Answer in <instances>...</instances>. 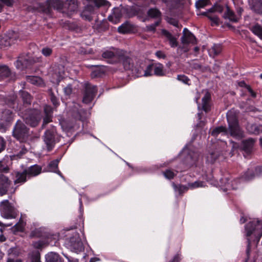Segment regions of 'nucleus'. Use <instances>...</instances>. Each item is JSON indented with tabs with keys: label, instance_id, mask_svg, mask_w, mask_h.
Returning a JSON list of instances; mask_svg holds the SVG:
<instances>
[{
	"label": "nucleus",
	"instance_id": "3",
	"mask_svg": "<svg viewBox=\"0 0 262 262\" xmlns=\"http://www.w3.org/2000/svg\"><path fill=\"white\" fill-rule=\"evenodd\" d=\"M64 238V245L71 251L78 253L84 250L82 239L77 231L68 230Z\"/></svg>",
	"mask_w": 262,
	"mask_h": 262
},
{
	"label": "nucleus",
	"instance_id": "16",
	"mask_svg": "<svg viewBox=\"0 0 262 262\" xmlns=\"http://www.w3.org/2000/svg\"><path fill=\"white\" fill-rule=\"evenodd\" d=\"M260 175H262V167L258 166L255 168L254 173L252 170L248 169V171L244 174L242 179L246 181H249L253 179L256 176Z\"/></svg>",
	"mask_w": 262,
	"mask_h": 262
},
{
	"label": "nucleus",
	"instance_id": "52",
	"mask_svg": "<svg viewBox=\"0 0 262 262\" xmlns=\"http://www.w3.org/2000/svg\"><path fill=\"white\" fill-rule=\"evenodd\" d=\"M52 52V50L51 48L48 47H46L42 48L41 50L42 54L45 56H48L51 55Z\"/></svg>",
	"mask_w": 262,
	"mask_h": 262
},
{
	"label": "nucleus",
	"instance_id": "2",
	"mask_svg": "<svg viewBox=\"0 0 262 262\" xmlns=\"http://www.w3.org/2000/svg\"><path fill=\"white\" fill-rule=\"evenodd\" d=\"M245 235L247 238L248 245L246 252L248 255L250 253V237L257 243L262 236V221L256 220L249 222L245 225Z\"/></svg>",
	"mask_w": 262,
	"mask_h": 262
},
{
	"label": "nucleus",
	"instance_id": "8",
	"mask_svg": "<svg viewBox=\"0 0 262 262\" xmlns=\"http://www.w3.org/2000/svg\"><path fill=\"white\" fill-rule=\"evenodd\" d=\"M1 212L2 215L6 219L15 218L17 215L16 209L11 206L8 200H4L1 203Z\"/></svg>",
	"mask_w": 262,
	"mask_h": 262
},
{
	"label": "nucleus",
	"instance_id": "41",
	"mask_svg": "<svg viewBox=\"0 0 262 262\" xmlns=\"http://www.w3.org/2000/svg\"><path fill=\"white\" fill-rule=\"evenodd\" d=\"M60 125L63 130L67 133L72 132V130L75 128V126L69 124V123L66 121H61Z\"/></svg>",
	"mask_w": 262,
	"mask_h": 262
},
{
	"label": "nucleus",
	"instance_id": "14",
	"mask_svg": "<svg viewBox=\"0 0 262 262\" xmlns=\"http://www.w3.org/2000/svg\"><path fill=\"white\" fill-rule=\"evenodd\" d=\"M61 158H59L55 160L51 161L47 167L46 170L47 172H55L60 176L63 179H64L63 176L62 175L61 172L58 169V165L60 161Z\"/></svg>",
	"mask_w": 262,
	"mask_h": 262
},
{
	"label": "nucleus",
	"instance_id": "59",
	"mask_svg": "<svg viewBox=\"0 0 262 262\" xmlns=\"http://www.w3.org/2000/svg\"><path fill=\"white\" fill-rule=\"evenodd\" d=\"M156 55L159 59H161V58L164 59L165 58V55L161 51H158L156 52Z\"/></svg>",
	"mask_w": 262,
	"mask_h": 262
},
{
	"label": "nucleus",
	"instance_id": "25",
	"mask_svg": "<svg viewBox=\"0 0 262 262\" xmlns=\"http://www.w3.org/2000/svg\"><path fill=\"white\" fill-rule=\"evenodd\" d=\"M27 81L34 85L42 86L44 85L43 80L39 77L34 76H28L26 77Z\"/></svg>",
	"mask_w": 262,
	"mask_h": 262
},
{
	"label": "nucleus",
	"instance_id": "31",
	"mask_svg": "<svg viewBox=\"0 0 262 262\" xmlns=\"http://www.w3.org/2000/svg\"><path fill=\"white\" fill-rule=\"evenodd\" d=\"M147 15L149 17L153 18L161 19V13L157 8H150L147 11Z\"/></svg>",
	"mask_w": 262,
	"mask_h": 262
},
{
	"label": "nucleus",
	"instance_id": "58",
	"mask_svg": "<svg viewBox=\"0 0 262 262\" xmlns=\"http://www.w3.org/2000/svg\"><path fill=\"white\" fill-rule=\"evenodd\" d=\"M40 229H35L34 230L31 231V236H40Z\"/></svg>",
	"mask_w": 262,
	"mask_h": 262
},
{
	"label": "nucleus",
	"instance_id": "46",
	"mask_svg": "<svg viewBox=\"0 0 262 262\" xmlns=\"http://www.w3.org/2000/svg\"><path fill=\"white\" fill-rule=\"evenodd\" d=\"M49 94L51 101L55 106H57L59 104L58 98L54 95L51 90H49Z\"/></svg>",
	"mask_w": 262,
	"mask_h": 262
},
{
	"label": "nucleus",
	"instance_id": "18",
	"mask_svg": "<svg viewBox=\"0 0 262 262\" xmlns=\"http://www.w3.org/2000/svg\"><path fill=\"white\" fill-rule=\"evenodd\" d=\"M255 140L252 138L243 140L241 145V148L247 154H250L253 149Z\"/></svg>",
	"mask_w": 262,
	"mask_h": 262
},
{
	"label": "nucleus",
	"instance_id": "33",
	"mask_svg": "<svg viewBox=\"0 0 262 262\" xmlns=\"http://www.w3.org/2000/svg\"><path fill=\"white\" fill-rule=\"evenodd\" d=\"M28 63L29 60L28 59L20 58L16 61L15 64L17 69L23 70L28 67Z\"/></svg>",
	"mask_w": 262,
	"mask_h": 262
},
{
	"label": "nucleus",
	"instance_id": "13",
	"mask_svg": "<svg viewBox=\"0 0 262 262\" xmlns=\"http://www.w3.org/2000/svg\"><path fill=\"white\" fill-rule=\"evenodd\" d=\"M183 34L181 41L183 44H195L196 43L195 36L187 28L184 29Z\"/></svg>",
	"mask_w": 262,
	"mask_h": 262
},
{
	"label": "nucleus",
	"instance_id": "5",
	"mask_svg": "<svg viewBox=\"0 0 262 262\" xmlns=\"http://www.w3.org/2000/svg\"><path fill=\"white\" fill-rule=\"evenodd\" d=\"M180 156L182 158L184 157V162L183 164L185 163L188 165L187 168L190 166L195 165L199 157L198 152L190 150L187 146L183 148L180 153Z\"/></svg>",
	"mask_w": 262,
	"mask_h": 262
},
{
	"label": "nucleus",
	"instance_id": "61",
	"mask_svg": "<svg viewBox=\"0 0 262 262\" xmlns=\"http://www.w3.org/2000/svg\"><path fill=\"white\" fill-rule=\"evenodd\" d=\"M1 1H2V2H3L5 5H6L8 6H10L12 5L13 3L16 0H1Z\"/></svg>",
	"mask_w": 262,
	"mask_h": 262
},
{
	"label": "nucleus",
	"instance_id": "34",
	"mask_svg": "<svg viewBox=\"0 0 262 262\" xmlns=\"http://www.w3.org/2000/svg\"><path fill=\"white\" fill-rule=\"evenodd\" d=\"M28 260L30 262H41L40 253L38 251H34L29 254Z\"/></svg>",
	"mask_w": 262,
	"mask_h": 262
},
{
	"label": "nucleus",
	"instance_id": "40",
	"mask_svg": "<svg viewBox=\"0 0 262 262\" xmlns=\"http://www.w3.org/2000/svg\"><path fill=\"white\" fill-rule=\"evenodd\" d=\"M10 74L9 69L5 66H0V77H7Z\"/></svg>",
	"mask_w": 262,
	"mask_h": 262
},
{
	"label": "nucleus",
	"instance_id": "49",
	"mask_svg": "<svg viewBox=\"0 0 262 262\" xmlns=\"http://www.w3.org/2000/svg\"><path fill=\"white\" fill-rule=\"evenodd\" d=\"M163 174L166 179H171L176 174L171 170L167 169L163 172Z\"/></svg>",
	"mask_w": 262,
	"mask_h": 262
},
{
	"label": "nucleus",
	"instance_id": "12",
	"mask_svg": "<svg viewBox=\"0 0 262 262\" xmlns=\"http://www.w3.org/2000/svg\"><path fill=\"white\" fill-rule=\"evenodd\" d=\"M71 107V114L75 118V119L81 120L82 121L85 119L86 111L80 108V107L78 103H74L73 105Z\"/></svg>",
	"mask_w": 262,
	"mask_h": 262
},
{
	"label": "nucleus",
	"instance_id": "56",
	"mask_svg": "<svg viewBox=\"0 0 262 262\" xmlns=\"http://www.w3.org/2000/svg\"><path fill=\"white\" fill-rule=\"evenodd\" d=\"M43 245L44 243L40 241L35 242L33 243V247L36 249L41 248Z\"/></svg>",
	"mask_w": 262,
	"mask_h": 262
},
{
	"label": "nucleus",
	"instance_id": "44",
	"mask_svg": "<svg viewBox=\"0 0 262 262\" xmlns=\"http://www.w3.org/2000/svg\"><path fill=\"white\" fill-rule=\"evenodd\" d=\"M189 189H195L199 187H204V183L201 181H195L194 183H188Z\"/></svg>",
	"mask_w": 262,
	"mask_h": 262
},
{
	"label": "nucleus",
	"instance_id": "1",
	"mask_svg": "<svg viewBox=\"0 0 262 262\" xmlns=\"http://www.w3.org/2000/svg\"><path fill=\"white\" fill-rule=\"evenodd\" d=\"M226 116L229 126L228 130L225 127L220 126L213 129L211 135L216 136L219 134L222 133L225 135L229 134L230 136L237 139L243 138L244 137V133L238 125L235 113L232 111H228Z\"/></svg>",
	"mask_w": 262,
	"mask_h": 262
},
{
	"label": "nucleus",
	"instance_id": "28",
	"mask_svg": "<svg viewBox=\"0 0 262 262\" xmlns=\"http://www.w3.org/2000/svg\"><path fill=\"white\" fill-rule=\"evenodd\" d=\"M64 7L71 12L76 11L78 8L77 1L67 0L64 4Z\"/></svg>",
	"mask_w": 262,
	"mask_h": 262
},
{
	"label": "nucleus",
	"instance_id": "29",
	"mask_svg": "<svg viewBox=\"0 0 262 262\" xmlns=\"http://www.w3.org/2000/svg\"><path fill=\"white\" fill-rule=\"evenodd\" d=\"M210 95L209 93H207L202 98V108L203 110L207 112L210 110V105L209 104V100Z\"/></svg>",
	"mask_w": 262,
	"mask_h": 262
},
{
	"label": "nucleus",
	"instance_id": "22",
	"mask_svg": "<svg viewBox=\"0 0 262 262\" xmlns=\"http://www.w3.org/2000/svg\"><path fill=\"white\" fill-rule=\"evenodd\" d=\"M26 173L28 174V178L32 177H35L39 174L41 170V168L36 165H34L30 167L28 169H26Z\"/></svg>",
	"mask_w": 262,
	"mask_h": 262
},
{
	"label": "nucleus",
	"instance_id": "36",
	"mask_svg": "<svg viewBox=\"0 0 262 262\" xmlns=\"http://www.w3.org/2000/svg\"><path fill=\"white\" fill-rule=\"evenodd\" d=\"M93 9L92 8H90V6H88L85 10L81 13V17L89 21H91L92 19V16H91V11Z\"/></svg>",
	"mask_w": 262,
	"mask_h": 262
},
{
	"label": "nucleus",
	"instance_id": "55",
	"mask_svg": "<svg viewBox=\"0 0 262 262\" xmlns=\"http://www.w3.org/2000/svg\"><path fill=\"white\" fill-rule=\"evenodd\" d=\"M72 92V88L71 84H68L64 88V93L66 95L69 96Z\"/></svg>",
	"mask_w": 262,
	"mask_h": 262
},
{
	"label": "nucleus",
	"instance_id": "39",
	"mask_svg": "<svg viewBox=\"0 0 262 262\" xmlns=\"http://www.w3.org/2000/svg\"><path fill=\"white\" fill-rule=\"evenodd\" d=\"M12 112L9 110H5L2 112V119L6 122H9L12 118Z\"/></svg>",
	"mask_w": 262,
	"mask_h": 262
},
{
	"label": "nucleus",
	"instance_id": "57",
	"mask_svg": "<svg viewBox=\"0 0 262 262\" xmlns=\"http://www.w3.org/2000/svg\"><path fill=\"white\" fill-rule=\"evenodd\" d=\"M15 98L13 97L12 99L8 100L6 101V104L8 105L10 107L14 108L15 107Z\"/></svg>",
	"mask_w": 262,
	"mask_h": 262
},
{
	"label": "nucleus",
	"instance_id": "51",
	"mask_svg": "<svg viewBox=\"0 0 262 262\" xmlns=\"http://www.w3.org/2000/svg\"><path fill=\"white\" fill-rule=\"evenodd\" d=\"M212 50L215 55H218L222 51V47L220 45H214L212 47Z\"/></svg>",
	"mask_w": 262,
	"mask_h": 262
},
{
	"label": "nucleus",
	"instance_id": "43",
	"mask_svg": "<svg viewBox=\"0 0 262 262\" xmlns=\"http://www.w3.org/2000/svg\"><path fill=\"white\" fill-rule=\"evenodd\" d=\"M247 129L250 134H258L259 133L258 127L256 124H248L247 126Z\"/></svg>",
	"mask_w": 262,
	"mask_h": 262
},
{
	"label": "nucleus",
	"instance_id": "15",
	"mask_svg": "<svg viewBox=\"0 0 262 262\" xmlns=\"http://www.w3.org/2000/svg\"><path fill=\"white\" fill-rule=\"evenodd\" d=\"M122 16V13L121 10L119 8H115L113 9L112 13L108 16V19L109 21L113 24H116L120 21Z\"/></svg>",
	"mask_w": 262,
	"mask_h": 262
},
{
	"label": "nucleus",
	"instance_id": "60",
	"mask_svg": "<svg viewBox=\"0 0 262 262\" xmlns=\"http://www.w3.org/2000/svg\"><path fill=\"white\" fill-rule=\"evenodd\" d=\"M8 170V167L3 164L2 161H0V171H7Z\"/></svg>",
	"mask_w": 262,
	"mask_h": 262
},
{
	"label": "nucleus",
	"instance_id": "21",
	"mask_svg": "<svg viewBox=\"0 0 262 262\" xmlns=\"http://www.w3.org/2000/svg\"><path fill=\"white\" fill-rule=\"evenodd\" d=\"M44 112L45 116L43 120V126L52 121L53 109L51 106L46 105L44 107Z\"/></svg>",
	"mask_w": 262,
	"mask_h": 262
},
{
	"label": "nucleus",
	"instance_id": "38",
	"mask_svg": "<svg viewBox=\"0 0 262 262\" xmlns=\"http://www.w3.org/2000/svg\"><path fill=\"white\" fill-rule=\"evenodd\" d=\"M122 64L125 70L131 69L133 67V62L132 59L129 57H122L121 58Z\"/></svg>",
	"mask_w": 262,
	"mask_h": 262
},
{
	"label": "nucleus",
	"instance_id": "20",
	"mask_svg": "<svg viewBox=\"0 0 262 262\" xmlns=\"http://www.w3.org/2000/svg\"><path fill=\"white\" fill-rule=\"evenodd\" d=\"M162 34L166 38V40L169 41V43L171 47L175 48L178 46L177 38L173 36L170 32L165 29L161 30Z\"/></svg>",
	"mask_w": 262,
	"mask_h": 262
},
{
	"label": "nucleus",
	"instance_id": "11",
	"mask_svg": "<svg viewBox=\"0 0 262 262\" xmlns=\"http://www.w3.org/2000/svg\"><path fill=\"white\" fill-rule=\"evenodd\" d=\"M97 88L95 85L88 83L85 85V91L83 98V102L89 103L94 98L97 92Z\"/></svg>",
	"mask_w": 262,
	"mask_h": 262
},
{
	"label": "nucleus",
	"instance_id": "24",
	"mask_svg": "<svg viewBox=\"0 0 262 262\" xmlns=\"http://www.w3.org/2000/svg\"><path fill=\"white\" fill-rule=\"evenodd\" d=\"M224 17L233 22H236L239 19V16H236L234 13L227 7L224 13Z\"/></svg>",
	"mask_w": 262,
	"mask_h": 262
},
{
	"label": "nucleus",
	"instance_id": "17",
	"mask_svg": "<svg viewBox=\"0 0 262 262\" xmlns=\"http://www.w3.org/2000/svg\"><path fill=\"white\" fill-rule=\"evenodd\" d=\"M64 75V67L62 66L58 67V69L55 70V72L53 74V78L51 80L53 83H57V84L63 78Z\"/></svg>",
	"mask_w": 262,
	"mask_h": 262
},
{
	"label": "nucleus",
	"instance_id": "50",
	"mask_svg": "<svg viewBox=\"0 0 262 262\" xmlns=\"http://www.w3.org/2000/svg\"><path fill=\"white\" fill-rule=\"evenodd\" d=\"M160 20H158L155 22L154 24L150 25L147 26V29L149 31L155 32L156 30V28L157 26H158L160 24Z\"/></svg>",
	"mask_w": 262,
	"mask_h": 262
},
{
	"label": "nucleus",
	"instance_id": "4",
	"mask_svg": "<svg viewBox=\"0 0 262 262\" xmlns=\"http://www.w3.org/2000/svg\"><path fill=\"white\" fill-rule=\"evenodd\" d=\"M13 135L15 138L20 142L27 140H33L34 138H38V136H32L30 135L29 131L24 123L20 120L17 121L13 130Z\"/></svg>",
	"mask_w": 262,
	"mask_h": 262
},
{
	"label": "nucleus",
	"instance_id": "63",
	"mask_svg": "<svg viewBox=\"0 0 262 262\" xmlns=\"http://www.w3.org/2000/svg\"><path fill=\"white\" fill-rule=\"evenodd\" d=\"M168 22H169V23L173 25L174 26L178 27V25H179L178 21V20H177L174 19L170 18V19H169V20H168Z\"/></svg>",
	"mask_w": 262,
	"mask_h": 262
},
{
	"label": "nucleus",
	"instance_id": "53",
	"mask_svg": "<svg viewBox=\"0 0 262 262\" xmlns=\"http://www.w3.org/2000/svg\"><path fill=\"white\" fill-rule=\"evenodd\" d=\"M177 79L179 81L183 82L184 83L188 84V82L189 81V79L185 75H178L177 77Z\"/></svg>",
	"mask_w": 262,
	"mask_h": 262
},
{
	"label": "nucleus",
	"instance_id": "26",
	"mask_svg": "<svg viewBox=\"0 0 262 262\" xmlns=\"http://www.w3.org/2000/svg\"><path fill=\"white\" fill-rule=\"evenodd\" d=\"M27 178L28 174L27 172L26 173L25 170L22 172H18L16 174V179L14 181V184H23L26 181Z\"/></svg>",
	"mask_w": 262,
	"mask_h": 262
},
{
	"label": "nucleus",
	"instance_id": "35",
	"mask_svg": "<svg viewBox=\"0 0 262 262\" xmlns=\"http://www.w3.org/2000/svg\"><path fill=\"white\" fill-rule=\"evenodd\" d=\"M252 32L257 36L260 39H262V27L259 24H255L251 28Z\"/></svg>",
	"mask_w": 262,
	"mask_h": 262
},
{
	"label": "nucleus",
	"instance_id": "45",
	"mask_svg": "<svg viewBox=\"0 0 262 262\" xmlns=\"http://www.w3.org/2000/svg\"><path fill=\"white\" fill-rule=\"evenodd\" d=\"M239 85L242 87H245L248 92L250 93L251 96L255 98L256 96V93L251 89L249 85H248L246 84V83L244 81H241L239 82Z\"/></svg>",
	"mask_w": 262,
	"mask_h": 262
},
{
	"label": "nucleus",
	"instance_id": "7",
	"mask_svg": "<svg viewBox=\"0 0 262 262\" xmlns=\"http://www.w3.org/2000/svg\"><path fill=\"white\" fill-rule=\"evenodd\" d=\"M219 186L224 191H227L230 189H236L240 185L239 179L230 181V176L228 174L223 176L220 179Z\"/></svg>",
	"mask_w": 262,
	"mask_h": 262
},
{
	"label": "nucleus",
	"instance_id": "32",
	"mask_svg": "<svg viewBox=\"0 0 262 262\" xmlns=\"http://www.w3.org/2000/svg\"><path fill=\"white\" fill-rule=\"evenodd\" d=\"M172 185L176 193H178L179 195L182 194L189 189L188 185L187 186L182 185H177L174 183H172Z\"/></svg>",
	"mask_w": 262,
	"mask_h": 262
},
{
	"label": "nucleus",
	"instance_id": "48",
	"mask_svg": "<svg viewBox=\"0 0 262 262\" xmlns=\"http://www.w3.org/2000/svg\"><path fill=\"white\" fill-rule=\"evenodd\" d=\"M209 3V0H199L195 2L197 8H202L206 6Z\"/></svg>",
	"mask_w": 262,
	"mask_h": 262
},
{
	"label": "nucleus",
	"instance_id": "54",
	"mask_svg": "<svg viewBox=\"0 0 262 262\" xmlns=\"http://www.w3.org/2000/svg\"><path fill=\"white\" fill-rule=\"evenodd\" d=\"M102 72L100 70H94L91 73V77L95 78L99 77L102 75Z\"/></svg>",
	"mask_w": 262,
	"mask_h": 262
},
{
	"label": "nucleus",
	"instance_id": "9",
	"mask_svg": "<svg viewBox=\"0 0 262 262\" xmlns=\"http://www.w3.org/2000/svg\"><path fill=\"white\" fill-rule=\"evenodd\" d=\"M11 181L4 174L0 175V195H3L7 193L8 191L10 193H14L15 191L16 188H10Z\"/></svg>",
	"mask_w": 262,
	"mask_h": 262
},
{
	"label": "nucleus",
	"instance_id": "10",
	"mask_svg": "<svg viewBox=\"0 0 262 262\" xmlns=\"http://www.w3.org/2000/svg\"><path fill=\"white\" fill-rule=\"evenodd\" d=\"M24 121L31 126H36L41 119V116L38 111H31L28 116L23 117Z\"/></svg>",
	"mask_w": 262,
	"mask_h": 262
},
{
	"label": "nucleus",
	"instance_id": "37",
	"mask_svg": "<svg viewBox=\"0 0 262 262\" xmlns=\"http://www.w3.org/2000/svg\"><path fill=\"white\" fill-rule=\"evenodd\" d=\"M19 94L22 98V99L24 103L26 104H30L31 103V97L28 92L24 91H20Z\"/></svg>",
	"mask_w": 262,
	"mask_h": 262
},
{
	"label": "nucleus",
	"instance_id": "47",
	"mask_svg": "<svg viewBox=\"0 0 262 262\" xmlns=\"http://www.w3.org/2000/svg\"><path fill=\"white\" fill-rule=\"evenodd\" d=\"M154 71L153 64H150L147 66L146 70L144 71L143 76L145 77L150 76L152 75Z\"/></svg>",
	"mask_w": 262,
	"mask_h": 262
},
{
	"label": "nucleus",
	"instance_id": "19",
	"mask_svg": "<svg viewBox=\"0 0 262 262\" xmlns=\"http://www.w3.org/2000/svg\"><path fill=\"white\" fill-rule=\"evenodd\" d=\"M102 57L108 59V62L111 63H114L118 59V55L116 49L113 50H106L102 54Z\"/></svg>",
	"mask_w": 262,
	"mask_h": 262
},
{
	"label": "nucleus",
	"instance_id": "62",
	"mask_svg": "<svg viewBox=\"0 0 262 262\" xmlns=\"http://www.w3.org/2000/svg\"><path fill=\"white\" fill-rule=\"evenodd\" d=\"M209 17L210 19L212 20V23H213L215 24H218L219 22V18L216 16H209Z\"/></svg>",
	"mask_w": 262,
	"mask_h": 262
},
{
	"label": "nucleus",
	"instance_id": "27",
	"mask_svg": "<svg viewBox=\"0 0 262 262\" xmlns=\"http://www.w3.org/2000/svg\"><path fill=\"white\" fill-rule=\"evenodd\" d=\"M46 262H61L59 255L55 252H50L46 255Z\"/></svg>",
	"mask_w": 262,
	"mask_h": 262
},
{
	"label": "nucleus",
	"instance_id": "23",
	"mask_svg": "<svg viewBox=\"0 0 262 262\" xmlns=\"http://www.w3.org/2000/svg\"><path fill=\"white\" fill-rule=\"evenodd\" d=\"M133 26L128 21H126L118 28V31L119 33L122 34L128 33L133 31Z\"/></svg>",
	"mask_w": 262,
	"mask_h": 262
},
{
	"label": "nucleus",
	"instance_id": "42",
	"mask_svg": "<svg viewBox=\"0 0 262 262\" xmlns=\"http://www.w3.org/2000/svg\"><path fill=\"white\" fill-rule=\"evenodd\" d=\"M253 9L256 13L262 14V0H255Z\"/></svg>",
	"mask_w": 262,
	"mask_h": 262
},
{
	"label": "nucleus",
	"instance_id": "6",
	"mask_svg": "<svg viewBox=\"0 0 262 262\" xmlns=\"http://www.w3.org/2000/svg\"><path fill=\"white\" fill-rule=\"evenodd\" d=\"M43 140L47 150L48 151L52 150L55 142L58 141V136L56 133V129L54 127L45 132Z\"/></svg>",
	"mask_w": 262,
	"mask_h": 262
},
{
	"label": "nucleus",
	"instance_id": "64",
	"mask_svg": "<svg viewBox=\"0 0 262 262\" xmlns=\"http://www.w3.org/2000/svg\"><path fill=\"white\" fill-rule=\"evenodd\" d=\"M181 259L180 255L178 254L174 256L171 262H179Z\"/></svg>",
	"mask_w": 262,
	"mask_h": 262
},
{
	"label": "nucleus",
	"instance_id": "30",
	"mask_svg": "<svg viewBox=\"0 0 262 262\" xmlns=\"http://www.w3.org/2000/svg\"><path fill=\"white\" fill-rule=\"evenodd\" d=\"M154 74L158 76H163L165 75V72L164 71V67L163 64L160 63H157L153 64Z\"/></svg>",
	"mask_w": 262,
	"mask_h": 262
}]
</instances>
